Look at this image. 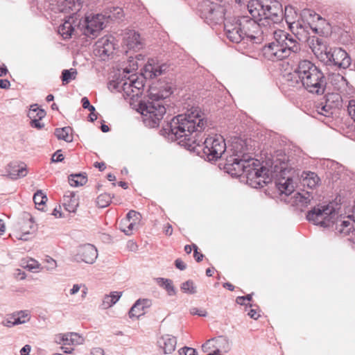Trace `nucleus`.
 <instances>
[{
	"label": "nucleus",
	"instance_id": "ddd939ff",
	"mask_svg": "<svg viewBox=\"0 0 355 355\" xmlns=\"http://www.w3.org/2000/svg\"><path fill=\"white\" fill-rule=\"evenodd\" d=\"M259 166V162H258V165L252 166L246 176L249 184L254 188L263 187L271 180L270 177L268 174V170L263 166L258 168Z\"/></svg>",
	"mask_w": 355,
	"mask_h": 355
},
{
	"label": "nucleus",
	"instance_id": "e2e57ef3",
	"mask_svg": "<svg viewBox=\"0 0 355 355\" xmlns=\"http://www.w3.org/2000/svg\"><path fill=\"white\" fill-rule=\"evenodd\" d=\"M31 347L29 345H24L20 350L21 355H29Z\"/></svg>",
	"mask_w": 355,
	"mask_h": 355
},
{
	"label": "nucleus",
	"instance_id": "3c124183",
	"mask_svg": "<svg viewBox=\"0 0 355 355\" xmlns=\"http://www.w3.org/2000/svg\"><path fill=\"white\" fill-rule=\"evenodd\" d=\"M41 119H32L30 125L31 127L37 128L38 130L42 129L44 128V124L40 122Z\"/></svg>",
	"mask_w": 355,
	"mask_h": 355
},
{
	"label": "nucleus",
	"instance_id": "4d7b16f0",
	"mask_svg": "<svg viewBox=\"0 0 355 355\" xmlns=\"http://www.w3.org/2000/svg\"><path fill=\"white\" fill-rule=\"evenodd\" d=\"M111 298L114 304H116V302L120 299L121 296V292H117V291H114V292H112L110 295H108Z\"/></svg>",
	"mask_w": 355,
	"mask_h": 355
},
{
	"label": "nucleus",
	"instance_id": "4c0bfd02",
	"mask_svg": "<svg viewBox=\"0 0 355 355\" xmlns=\"http://www.w3.org/2000/svg\"><path fill=\"white\" fill-rule=\"evenodd\" d=\"M112 200V198L110 194L103 193L98 196L96 199V205L101 208L107 207Z\"/></svg>",
	"mask_w": 355,
	"mask_h": 355
},
{
	"label": "nucleus",
	"instance_id": "052dcab7",
	"mask_svg": "<svg viewBox=\"0 0 355 355\" xmlns=\"http://www.w3.org/2000/svg\"><path fill=\"white\" fill-rule=\"evenodd\" d=\"M91 355H104V350L101 347H95L91 349Z\"/></svg>",
	"mask_w": 355,
	"mask_h": 355
},
{
	"label": "nucleus",
	"instance_id": "a211bd4d",
	"mask_svg": "<svg viewBox=\"0 0 355 355\" xmlns=\"http://www.w3.org/2000/svg\"><path fill=\"white\" fill-rule=\"evenodd\" d=\"M303 69V60L299 62L297 67L293 72L286 76V80L290 87H302V75L300 73Z\"/></svg>",
	"mask_w": 355,
	"mask_h": 355
},
{
	"label": "nucleus",
	"instance_id": "c9c22d12",
	"mask_svg": "<svg viewBox=\"0 0 355 355\" xmlns=\"http://www.w3.org/2000/svg\"><path fill=\"white\" fill-rule=\"evenodd\" d=\"M46 116V112L43 109H40L37 107V104L31 105L28 116L32 119H42Z\"/></svg>",
	"mask_w": 355,
	"mask_h": 355
},
{
	"label": "nucleus",
	"instance_id": "4be33fe9",
	"mask_svg": "<svg viewBox=\"0 0 355 355\" xmlns=\"http://www.w3.org/2000/svg\"><path fill=\"white\" fill-rule=\"evenodd\" d=\"M336 61L334 66L338 68L346 69L351 64V58L347 52L341 48H336Z\"/></svg>",
	"mask_w": 355,
	"mask_h": 355
},
{
	"label": "nucleus",
	"instance_id": "de8ad7c7",
	"mask_svg": "<svg viewBox=\"0 0 355 355\" xmlns=\"http://www.w3.org/2000/svg\"><path fill=\"white\" fill-rule=\"evenodd\" d=\"M189 311L190 313L193 315H196L202 317H205L207 315V312L205 310L199 309L196 307H192L191 309H190Z\"/></svg>",
	"mask_w": 355,
	"mask_h": 355
},
{
	"label": "nucleus",
	"instance_id": "6ab92c4d",
	"mask_svg": "<svg viewBox=\"0 0 355 355\" xmlns=\"http://www.w3.org/2000/svg\"><path fill=\"white\" fill-rule=\"evenodd\" d=\"M275 185L280 194L291 195L294 191L293 179L290 177L279 178L275 180Z\"/></svg>",
	"mask_w": 355,
	"mask_h": 355
},
{
	"label": "nucleus",
	"instance_id": "aec40b11",
	"mask_svg": "<svg viewBox=\"0 0 355 355\" xmlns=\"http://www.w3.org/2000/svg\"><path fill=\"white\" fill-rule=\"evenodd\" d=\"M157 343L164 354H171L175 349L177 340L174 336L164 335L159 338Z\"/></svg>",
	"mask_w": 355,
	"mask_h": 355
},
{
	"label": "nucleus",
	"instance_id": "6e6552de",
	"mask_svg": "<svg viewBox=\"0 0 355 355\" xmlns=\"http://www.w3.org/2000/svg\"><path fill=\"white\" fill-rule=\"evenodd\" d=\"M248 9L253 20L257 23L263 20L279 23L283 17L282 4L277 0H250Z\"/></svg>",
	"mask_w": 355,
	"mask_h": 355
},
{
	"label": "nucleus",
	"instance_id": "473e14b6",
	"mask_svg": "<svg viewBox=\"0 0 355 355\" xmlns=\"http://www.w3.org/2000/svg\"><path fill=\"white\" fill-rule=\"evenodd\" d=\"M33 200L36 208L39 210H43L44 205L47 201V197L42 190H38L33 196Z\"/></svg>",
	"mask_w": 355,
	"mask_h": 355
},
{
	"label": "nucleus",
	"instance_id": "2f4dec72",
	"mask_svg": "<svg viewBox=\"0 0 355 355\" xmlns=\"http://www.w3.org/2000/svg\"><path fill=\"white\" fill-rule=\"evenodd\" d=\"M313 52L319 58L320 51H324L327 48L323 42V40L319 37H313L311 40V46Z\"/></svg>",
	"mask_w": 355,
	"mask_h": 355
},
{
	"label": "nucleus",
	"instance_id": "864d4df0",
	"mask_svg": "<svg viewBox=\"0 0 355 355\" xmlns=\"http://www.w3.org/2000/svg\"><path fill=\"white\" fill-rule=\"evenodd\" d=\"M193 250H194L193 256H194L196 261L197 262L201 261L204 257V255L202 253L198 252V248L196 245L193 244Z\"/></svg>",
	"mask_w": 355,
	"mask_h": 355
},
{
	"label": "nucleus",
	"instance_id": "7c9ffc66",
	"mask_svg": "<svg viewBox=\"0 0 355 355\" xmlns=\"http://www.w3.org/2000/svg\"><path fill=\"white\" fill-rule=\"evenodd\" d=\"M157 284L164 288L169 295H173L176 293L175 287L173 285L172 280L162 277L157 278Z\"/></svg>",
	"mask_w": 355,
	"mask_h": 355
},
{
	"label": "nucleus",
	"instance_id": "9b49d317",
	"mask_svg": "<svg viewBox=\"0 0 355 355\" xmlns=\"http://www.w3.org/2000/svg\"><path fill=\"white\" fill-rule=\"evenodd\" d=\"M201 17L213 24H218L224 20L225 8L214 2L203 1L199 6Z\"/></svg>",
	"mask_w": 355,
	"mask_h": 355
},
{
	"label": "nucleus",
	"instance_id": "0e129e2a",
	"mask_svg": "<svg viewBox=\"0 0 355 355\" xmlns=\"http://www.w3.org/2000/svg\"><path fill=\"white\" fill-rule=\"evenodd\" d=\"M26 268L30 270H32L33 269L39 268V264L35 261L31 260V263H28Z\"/></svg>",
	"mask_w": 355,
	"mask_h": 355
},
{
	"label": "nucleus",
	"instance_id": "a878e982",
	"mask_svg": "<svg viewBox=\"0 0 355 355\" xmlns=\"http://www.w3.org/2000/svg\"><path fill=\"white\" fill-rule=\"evenodd\" d=\"M335 53L336 48H325V50L324 51H320L319 55V59L326 65L334 66L336 61Z\"/></svg>",
	"mask_w": 355,
	"mask_h": 355
},
{
	"label": "nucleus",
	"instance_id": "58836bf2",
	"mask_svg": "<svg viewBox=\"0 0 355 355\" xmlns=\"http://www.w3.org/2000/svg\"><path fill=\"white\" fill-rule=\"evenodd\" d=\"M77 74V71L74 69H64L62 72V80L63 83H68L71 80H74L76 78V76Z\"/></svg>",
	"mask_w": 355,
	"mask_h": 355
},
{
	"label": "nucleus",
	"instance_id": "8fccbe9b",
	"mask_svg": "<svg viewBox=\"0 0 355 355\" xmlns=\"http://www.w3.org/2000/svg\"><path fill=\"white\" fill-rule=\"evenodd\" d=\"M112 298L109 295H105L102 302L103 309H108L114 305V302L112 301Z\"/></svg>",
	"mask_w": 355,
	"mask_h": 355
},
{
	"label": "nucleus",
	"instance_id": "20e7f679",
	"mask_svg": "<svg viewBox=\"0 0 355 355\" xmlns=\"http://www.w3.org/2000/svg\"><path fill=\"white\" fill-rule=\"evenodd\" d=\"M306 218L315 225L331 228L343 236L348 235L353 228V224L349 220L338 216L333 205L314 207L308 211Z\"/></svg>",
	"mask_w": 355,
	"mask_h": 355
},
{
	"label": "nucleus",
	"instance_id": "423d86ee",
	"mask_svg": "<svg viewBox=\"0 0 355 355\" xmlns=\"http://www.w3.org/2000/svg\"><path fill=\"white\" fill-rule=\"evenodd\" d=\"M57 1V4L51 3L52 10L55 12H69L71 15L67 17L64 23L58 27V33L64 38L69 39L73 35L79 36L80 31L78 30L77 12L82 8L83 0H52Z\"/></svg>",
	"mask_w": 355,
	"mask_h": 355
},
{
	"label": "nucleus",
	"instance_id": "2eb2a0df",
	"mask_svg": "<svg viewBox=\"0 0 355 355\" xmlns=\"http://www.w3.org/2000/svg\"><path fill=\"white\" fill-rule=\"evenodd\" d=\"M113 40L114 38L112 36L106 35L101 37L96 42L95 50L103 59H105L104 57H108L113 53L114 50Z\"/></svg>",
	"mask_w": 355,
	"mask_h": 355
},
{
	"label": "nucleus",
	"instance_id": "5fc2aeb1",
	"mask_svg": "<svg viewBox=\"0 0 355 355\" xmlns=\"http://www.w3.org/2000/svg\"><path fill=\"white\" fill-rule=\"evenodd\" d=\"M132 313H133V315L131 314V309H130L128 313L129 317L130 318H132L133 317L138 318L139 316L144 314V310H141V306H137V308L135 309V311Z\"/></svg>",
	"mask_w": 355,
	"mask_h": 355
},
{
	"label": "nucleus",
	"instance_id": "603ef678",
	"mask_svg": "<svg viewBox=\"0 0 355 355\" xmlns=\"http://www.w3.org/2000/svg\"><path fill=\"white\" fill-rule=\"evenodd\" d=\"M46 261L48 263V265L46 266V270H53L57 266L56 261L51 257H47Z\"/></svg>",
	"mask_w": 355,
	"mask_h": 355
},
{
	"label": "nucleus",
	"instance_id": "37998d69",
	"mask_svg": "<svg viewBox=\"0 0 355 355\" xmlns=\"http://www.w3.org/2000/svg\"><path fill=\"white\" fill-rule=\"evenodd\" d=\"M137 221L128 222L126 225H120V229L126 235L130 236L132 233V230Z\"/></svg>",
	"mask_w": 355,
	"mask_h": 355
},
{
	"label": "nucleus",
	"instance_id": "c756f323",
	"mask_svg": "<svg viewBox=\"0 0 355 355\" xmlns=\"http://www.w3.org/2000/svg\"><path fill=\"white\" fill-rule=\"evenodd\" d=\"M10 318L15 319L14 323H17V324H24L30 320V312L28 310L17 311L12 313Z\"/></svg>",
	"mask_w": 355,
	"mask_h": 355
},
{
	"label": "nucleus",
	"instance_id": "7ed1b4c3",
	"mask_svg": "<svg viewBox=\"0 0 355 355\" xmlns=\"http://www.w3.org/2000/svg\"><path fill=\"white\" fill-rule=\"evenodd\" d=\"M225 34L234 43L241 41L260 44L263 40V31L259 23L249 16H239L227 19L224 24Z\"/></svg>",
	"mask_w": 355,
	"mask_h": 355
},
{
	"label": "nucleus",
	"instance_id": "9d476101",
	"mask_svg": "<svg viewBox=\"0 0 355 355\" xmlns=\"http://www.w3.org/2000/svg\"><path fill=\"white\" fill-rule=\"evenodd\" d=\"M110 17V15L95 14L86 15L83 18L78 19V30L80 31V35H83L91 40L95 39L100 32L105 28Z\"/></svg>",
	"mask_w": 355,
	"mask_h": 355
},
{
	"label": "nucleus",
	"instance_id": "e433bc0d",
	"mask_svg": "<svg viewBox=\"0 0 355 355\" xmlns=\"http://www.w3.org/2000/svg\"><path fill=\"white\" fill-rule=\"evenodd\" d=\"M181 290L187 294L193 295L196 293V286L192 280H187L181 285Z\"/></svg>",
	"mask_w": 355,
	"mask_h": 355
},
{
	"label": "nucleus",
	"instance_id": "b1692460",
	"mask_svg": "<svg viewBox=\"0 0 355 355\" xmlns=\"http://www.w3.org/2000/svg\"><path fill=\"white\" fill-rule=\"evenodd\" d=\"M301 178L302 184L310 189L315 188L320 181L318 175L311 171H304L302 173Z\"/></svg>",
	"mask_w": 355,
	"mask_h": 355
},
{
	"label": "nucleus",
	"instance_id": "69168bd1",
	"mask_svg": "<svg viewBox=\"0 0 355 355\" xmlns=\"http://www.w3.org/2000/svg\"><path fill=\"white\" fill-rule=\"evenodd\" d=\"M345 219L346 220H349L350 221L351 223L353 224V228L352 229V230H355L354 229V225H355V211H354V214L352 215H350V216H348L347 217H345Z\"/></svg>",
	"mask_w": 355,
	"mask_h": 355
},
{
	"label": "nucleus",
	"instance_id": "13d9d810",
	"mask_svg": "<svg viewBox=\"0 0 355 355\" xmlns=\"http://www.w3.org/2000/svg\"><path fill=\"white\" fill-rule=\"evenodd\" d=\"M175 265L180 270H184L187 268L186 264L180 259H177L175 261Z\"/></svg>",
	"mask_w": 355,
	"mask_h": 355
},
{
	"label": "nucleus",
	"instance_id": "774afa93",
	"mask_svg": "<svg viewBox=\"0 0 355 355\" xmlns=\"http://www.w3.org/2000/svg\"><path fill=\"white\" fill-rule=\"evenodd\" d=\"M94 166L98 168L100 171H103L105 169V164L104 162H96Z\"/></svg>",
	"mask_w": 355,
	"mask_h": 355
},
{
	"label": "nucleus",
	"instance_id": "6e6d98bb",
	"mask_svg": "<svg viewBox=\"0 0 355 355\" xmlns=\"http://www.w3.org/2000/svg\"><path fill=\"white\" fill-rule=\"evenodd\" d=\"M92 110H88L90 112V114L89 115V121L91 122L94 121L98 118V113L96 112L95 107L92 105Z\"/></svg>",
	"mask_w": 355,
	"mask_h": 355
},
{
	"label": "nucleus",
	"instance_id": "680f3d73",
	"mask_svg": "<svg viewBox=\"0 0 355 355\" xmlns=\"http://www.w3.org/2000/svg\"><path fill=\"white\" fill-rule=\"evenodd\" d=\"M10 86V83L7 79H1L0 80V88L1 89H8Z\"/></svg>",
	"mask_w": 355,
	"mask_h": 355
},
{
	"label": "nucleus",
	"instance_id": "0eeeda50",
	"mask_svg": "<svg viewBox=\"0 0 355 355\" xmlns=\"http://www.w3.org/2000/svg\"><path fill=\"white\" fill-rule=\"evenodd\" d=\"M232 155L226 158L225 171L232 176H240L245 173L247 176L252 166L258 165V160L250 157L245 153L243 140L232 143Z\"/></svg>",
	"mask_w": 355,
	"mask_h": 355
},
{
	"label": "nucleus",
	"instance_id": "bf43d9fd",
	"mask_svg": "<svg viewBox=\"0 0 355 355\" xmlns=\"http://www.w3.org/2000/svg\"><path fill=\"white\" fill-rule=\"evenodd\" d=\"M81 103H82V106L84 109L92 110L91 107L92 105L90 104L89 101L87 98V97H83L81 99Z\"/></svg>",
	"mask_w": 355,
	"mask_h": 355
},
{
	"label": "nucleus",
	"instance_id": "ea45409f",
	"mask_svg": "<svg viewBox=\"0 0 355 355\" xmlns=\"http://www.w3.org/2000/svg\"><path fill=\"white\" fill-rule=\"evenodd\" d=\"M141 215L139 212L130 210L126 215V218L122 220L120 222V225H126L128 222H130L131 220L132 221H138L140 220Z\"/></svg>",
	"mask_w": 355,
	"mask_h": 355
},
{
	"label": "nucleus",
	"instance_id": "4468645a",
	"mask_svg": "<svg viewBox=\"0 0 355 355\" xmlns=\"http://www.w3.org/2000/svg\"><path fill=\"white\" fill-rule=\"evenodd\" d=\"M98 257V251L94 245L92 244H85L80 246L77 250V253L74 255V260L77 262H85L88 264H92L95 262Z\"/></svg>",
	"mask_w": 355,
	"mask_h": 355
},
{
	"label": "nucleus",
	"instance_id": "f704fd0d",
	"mask_svg": "<svg viewBox=\"0 0 355 355\" xmlns=\"http://www.w3.org/2000/svg\"><path fill=\"white\" fill-rule=\"evenodd\" d=\"M341 97L336 93H328L324 96V102L329 105H332V110L338 107L340 104Z\"/></svg>",
	"mask_w": 355,
	"mask_h": 355
},
{
	"label": "nucleus",
	"instance_id": "cd10ccee",
	"mask_svg": "<svg viewBox=\"0 0 355 355\" xmlns=\"http://www.w3.org/2000/svg\"><path fill=\"white\" fill-rule=\"evenodd\" d=\"M71 131V128L67 126L62 128H56L54 134L58 139H62L67 142H71L73 141V136L70 135Z\"/></svg>",
	"mask_w": 355,
	"mask_h": 355
},
{
	"label": "nucleus",
	"instance_id": "f257e3e1",
	"mask_svg": "<svg viewBox=\"0 0 355 355\" xmlns=\"http://www.w3.org/2000/svg\"><path fill=\"white\" fill-rule=\"evenodd\" d=\"M207 126V121L198 107H192L184 114L173 117L160 130L162 135L171 136L172 139L187 149L199 153L208 161H216L226 151V144L222 136L207 137L202 142L200 136Z\"/></svg>",
	"mask_w": 355,
	"mask_h": 355
},
{
	"label": "nucleus",
	"instance_id": "5701e85b",
	"mask_svg": "<svg viewBox=\"0 0 355 355\" xmlns=\"http://www.w3.org/2000/svg\"><path fill=\"white\" fill-rule=\"evenodd\" d=\"M292 198L293 199V203L296 206L306 207L311 204V200L313 199V196L308 191L303 193L296 192L292 196Z\"/></svg>",
	"mask_w": 355,
	"mask_h": 355
},
{
	"label": "nucleus",
	"instance_id": "393cba45",
	"mask_svg": "<svg viewBox=\"0 0 355 355\" xmlns=\"http://www.w3.org/2000/svg\"><path fill=\"white\" fill-rule=\"evenodd\" d=\"M162 75L158 68V64L155 63L153 60H150L144 67L142 76L145 78H153Z\"/></svg>",
	"mask_w": 355,
	"mask_h": 355
},
{
	"label": "nucleus",
	"instance_id": "f8f14e48",
	"mask_svg": "<svg viewBox=\"0 0 355 355\" xmlns=\"http://www.w3.org/2000/svg\"><path fill=\"white\" fill-rule=\"evenodd\" d=\"M144 76L138 77L137 75H131L127 79L121 80L116 83V89H122L124 94L130 98L138 96L141 94L144 87Z\"/></svg>",
	"mask_w": 355,
	"mask_h": 355
},
{
	"label": "nucleus",
	"instance_id": "bb28decb",
	"mask_svg": "<svg viewBox=\"0 0 355 355\" xmlns=\"http://www.w3.org/2000/svg\"><path fill=\"white\" fill-rule=\"evenodd\" d=\"M331 83L335 89L340 92H347L348 87V81L347 79L339 73L333 74L331 77Z\"/></svg>",
	"mask_w": 355,
	"mask_h": 355
},
{
	"label": "nucleus",
	"instance_id": "39448f33",
	"mask_svg": "<svg viewBox=\"0 0 355 355\" xmlns=\"http://www.w3.org/2000/svg\"><path fill=\"white\" fill-rule=\"evenodd\" d=\"M172 93L171 88L168 87L161 93L150 92L146 101L140 102L139 110L146 126L155 128L159 125L166 112L165 98Z\"/></svg>",
	"mask_w": 355,
	"mask_h": 355
},
{
	"label": "nucleus",
	"instance_id": "f3484780",
	"mask_svg": "<svg viewBox=\"0 0 355 355\" xmlns=\"http://www.w3.org/2000/svg\"><path fill=\"white\" fill-rule=\"evenodd\" d=\"M6 171L8 176L12 180H17L27 175V167L23 162H11L8 165Z\"/></svg>",
	"mask_w": 355,
	"mask_h": 355
},
{
	"label": "nucleus",
	"instance_id": "c03bdc74",
	"mask_svg": "<svg viewBox=\"0 0 355 355\" xmlns=\"http://www.w3.org/2000/svg\"><path fill=\"white\" fill-rule=\"evenodd\" d=\"M55 341L58 344L69 345V332L67 334H60L56 336Z\"/></svg>",
	"mask_w": 355,
	"mask_h": 355
},
{
	"label": "nucleus",
	"instance_id": "72a5a7b5",
	"mask_svg": "<svg viewBox=\"0 0 355 355\" xmlns=\"http://www.w3.org/2000/svg\"><path fill=\"white\" fill-rule=\"evenodd\" d=\"M315 109L319 114L329 117L333 114L332 105H327L324 101H322L315 105Z\"/></svg>",
	"mask_w": 355,
	"mask_h": 355
},
{
	"label": "nucleus",
	"instance_id": "49530a36",
	"mask_svg": "<svg viewBox=\"0 0 355 355\" xmlns=\"http://www.w3.org/2000/svg\"><path fill=\"white\" fill-rule=\"evenodd\" d=\"M347 111L355 122V99H352L349 101Z\"/></svg>",
	"mask_w": 355,
	"mask_h": 355
},
{
	"label": "nucleus",
	"instance_id": "dca6fc26",
	"mask_svg": "<svg viewBox=\"0 0 355 355\" xmlns=\"http://www.w3.org/2000/svg\"><path fill=\"white\" fill-rule=\"evenodd\" d=\"M123 42L128 49L135 51L144 47V42L140 35L135 31H129L126 33Z\"/></svg>",
	"mask_w": 355,
	"mask_h": 355
},
{
	"label": "nucleus",
	"instance_id": "c85d7f7f",
	"mask_svg": "<svg viewBox=\"0 0 355 355\" xmlns=\"http://www.w3.org/2000/svg\"><path fill=\"white\" fill-rule=\"evenodd\" d=\"M69 183L72 187H79L84 185L87 181V176L83 173L71 174L69 176Z\"/></svg>",
	"mask_w": 355,
	"mask_h": 355
},
{
	"label": "nucleus",
	"instance_id": "1a4fd4ad",
	"mask_svg": "<svg viewBox=\"0 0 355 355\" xmlns=\"http://www.w3.org/2000/svg\"><path fill=\"white\" fill-rule=\"evenodd\" d=\"M302 87L313 94L322 95L327 87V78L318 67L307 60H303Z\"/></svg>",
	"mask_w": 355,
	"mask_h": 355
},
{
	"label": "nucleus",
	"instance_id": "a19ab883",
	"mask_svg": "<svg viewBox=\"0 0 355 355\" xmlns=\"http://www.w3.org/2000/svg\"><path fill=\"white\" fill-rule=\"evenodd\" d=\"M84 342V338L77 333L69 332V345H81Z\"/></svg>",
	"mask_w": 355,
	"mask_h": 355
},
{
	"label": "nucleus",
	"instance_id": "338daca9",
	"mask_svg": "<svg viewBox=\"0 0 355 355\" xmlns=\"http://www.w3.org/2000/svg\"><path fill=\"white\" fill-rule=\"evenodd\" d=\"M164 232L166 235L171 236L173 233V228L172 226L167 223L166 225L164 227Z\"/></svg>",
	"mask_w": 355,
	"mask_h": 355
},
{
	"label": "nucleus",
	"instance_id": "79ce46f5",
	"mask_svg": "<svg viewBox=\"0 0 355 355\" xmlns=\"http://www.w3.org/2000/svg\"><path fill=\"white\" fill-rule=\"evenodd\" d=\"M151 305V301L148 299H139L136 301L134 305L131 307V314L133 315V312L137 306H141V310L144 311L145 308L149 307Z\"/></svg>",
	"mask_w": 355,
	"mask_h": 355
},
{
	"label": "nucleus",
	"instance_id": "a18cd8bd",
	"mask_svg": "<svg viewBox=\"0 0 355 355\" xmlns=\"http://www.w3.org/2000/svg\"><path fill=\"white\" fill-rule=\"evenodd\" d=\"M180 355H198L196 350L192 347H184L179 350Z\"/></svg>",
	"mask_w": 355,
	"mask_h": 355
},
{
	"label": "nucleus",
	"instance_id": "09e8293b",
	"mask_svg": "<svg viewBox=\"0 0 355 355\" xmlns=\"http://www.w3.org/2000/svg\"><path fill=\"white\" fill-rule=\"evenodd\" d=\"M61 152V150H58L56 152L53 153L51 157V161L53 162H62L64 159V156Z\"/></svg>",
	"mask_w": 355,
	"mask_h": 355
},
{
	"label": "nucleus",
	"instance_id": "f03ea898",
	"mask_svg": "<svg viewBox=\"0 0 355 355\" xmlns=\"http://www.w3.org/2000/svg\"><path fill=\"white\" fill-rule=\"evenodd\" d=\"M290 28L294 35L285 31L277 29L272 31V39L263 48V54L269 60H282L301 51L299 37H306L309 30L313 29L309 23L297 20L291 24Z\"/></svg>",
	"mask_w": 355,
	"mask_h": 355
},
{
	"label": "nucleus",
	"instance_id": "412c9836",
	"mask_svg": "<svg viewBox=\"0 0 355 355\" xmlns=\"http://www.w3.org/2000/svg\"><path fill=\"white\" fill-rule=\"evenodd\" d=\"M63 198L65 209L69 212L75 213L79 205L78 197L76 193L67 191Z\"/></svg>",
	"mask_w": 355,
	"mask_h": 355
}]
</instances>
